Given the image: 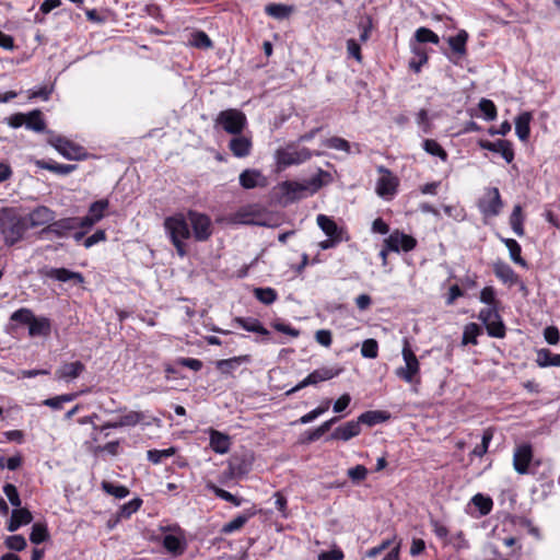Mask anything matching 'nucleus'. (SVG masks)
<instances>
[{
	"label": "nucleus",
	"instance_id": "nucleus-1",
	"mask_svg": "<svg viewBox=\"0 0 560 560\" xmlns=\"http://www.w3.org/2000/svg\"><path fill=\"white\" fill-rule=\"evenodd\" d=\"M27 229L25 219L15 209H0V234L7 246H13L20 242Z\"/></svg>",
	"mask_w": 560,
	"mask_h": 560
},
{
	"label": "nucleus",
	"instance_id": "nucleus-2",
	"mask_svg": "<svg viewBox=\"0 0 560 560\" xmlns=\"http://www.w3.org/2000/svg\"><path fill=\"white\" fill-rule=\"evenodd\" d=\"M163 225L165 233L176 248L177 254L180 257L186 256L187 247L185 241L189 240L191 236L187 214L185 215L184 213L178 212L170 215L165 218Z\"/></svg>",
	"mask_w": 560,
	"mask_h": 560
},
{
	"label": "nucleus",
	"instance_id": "nucleus-3",
	"mask_svg": "<svg viewBox=\"0 0 560 560\" xmlns=\"http://www.w3.org/2000/svg\"><path fill=\"white\" fill-rule=\"evenodd\" d=\"M246 126V115L236 108L221 110L214 119V127H220L232 136L243 133Z\"/></svg>",
	"mask_w": 560,
	"mask_h": 560
},
{
	"label": "nucleus",
	"instance_id": "nucleus-4",
	"mask_svg": "<svg viewBox=\"0 0 560 560\" xmlns=\"http://www.w3.org/2000/svg\"><path fill=\"white\" fill-rule=\"evenodd\" d=\"M313 153L307 148L296 149L293 143L285 148L278 149L275 153L276 163L279 170H284L291 165H299L312 158Z\"/></svg>",
	"mask_w": 560,
	"mask_h": 560
},
{
	"label": "nucleus",
	"instance_id": "nucleus-5",
	"mask_svg": "<svg viewBox=\"0 0 560 560\" xmlns=\"http://www.w3.org/2000/svg\"><path fill=\"white\" fill-rule=\"evenodd\" d=\"M47 133L49 135L47 142L54 147L63 158L74 161L85 158L86 152L83 147L62 136L55 135L52 131H48Z\"/></svg>",
	"mask_w": 560,
	"mask_h": 560
},
{
	"label": "nucleus",
	"instance_id": "nucleus-6",
	"mask_svg": "<svg viewBox=\"0 0 560 560\" xmlns=\"http://www.w3.org/2000/svg\"><path fill=\"white\" fill-rule=\"evenodd\" d=\"M401 354L405 365L396 369L395 374L406 383H412L415 377L419 374L420 364L407 339H404Z\"/></svg>",
	"mask_w": 560,
	"mask_h": 560
},
{
	"label": "nucleus",
	"instance_id": "nucleus-7",
	"mask_svg": "<svg viewBox=\"0 0 560 560\" xmlns=\"http://www.w3.org/2000/svg\"><path fill=\"white\" fill-rule=\"evenodd\" d=\"M191 235L197 242H206L212 234L211 220L207 214L189 210L187 212Z\"/></svg>",
	"mask_w": 560,
	"mask_h": 560
},
{
	"label": "nucleus",
	"instance_id": "nucleus-8",
	"mask_svg": "<svg viewBox=\"0 0 560 560\" xmlns=\"http://www.w3.org/2000/svg\"><path fill=\"white\" fill-rule=\"evenodd\" d=\"M341 373V369H335V368H320L314 370L312 373H310L304 380L299 382L294 387L289 389L285 394L289 396L293 393L299 392L302 388H305L307 386H315L320 382L329 381L336 376H338Z\"/></svg>",
	"mask_w": 560,
	"mask_h": 560
},
{
	"label": "nucleus",
	"instance_id": "nucleus-9",
	"mask_svg": "<svg viewBox=\"0 0 560 560\" xmlns=\"http://www.w3.org/2000/svg\"><path fill=\"white\" fill-rule=\"evenodd\" d=\"M478 318L486 325L488 335L494 338L505 336V326L498 313L497 306L482 308Z\"/></svg>",
	"mask_w": 560,
	"mask_h": 560
},
{
	"label": "nucleus",
	"instance_id": "nucleus-10",
	"mask_svg": "<svg viewBox=\"0 0 560 560\" xmlns=\"http://www.w3.org/2000/svg\"><path fill=\"white\" fill-rule=\"evenodd\" d=\"M538 462L533 463V450L529 444H523L516 447L513 456L514 469L521 474H535V467Z\"/></svg>",
	"mask_w": 560,
	"mask_h": 560
},
{
	"label": "nucleus",
	"instance_id": "nucleus-11",
	"mask_svg": "<svg viewBox=\"0 0 560 560\" xmlns=\"http://www.w3.org/2000/svg\"><path fill=\"white\" fill-rule=\"evenodd\" d=\"M75 224H78V222L74 217L52 221L39 232V236L42 238H49V235H54L58 238L69 237L71 233L75 231Z\"/></svg>",
	"mask_w": 560,
	"mask_h": 560
},
{
	"label": "nucleus",
	"instance_id": "nucleus-12",
	"mask_svg": "<svg viewBox=\"0 0 560 560\" xmlns=\"http://www.w3.org/2000/svg\"><path fill=\"white\" fill-rule=\"evenodd\" d=\"M503 207L500 191L497 187H490L486 190L485 196L479 200L478 208L486 217H495Z\"/></svg>",
	"mask_w": 560,
	"mask_h": 560
},
{
	"label": "nucleus",
	"instance_id": "nucleus-13",
	"mask_svg": "<svg viewBox=\"0 0 560 560\" xmlns=\"http://www.w3.org/2000/svg\"><path fill=\"white\" fill-rule=\"evenodd\" d=\"M38 272L43 278L56 280L59 282L72 281L75 284H82L84 282V277L81 272L72 271L67 268H54L45 266L40 268Z\"/></svg>",
	"mask_w": 560,
	"mask_h": 560
},
{
	"label": "nucleus",
	"instance_id": "nucleus-14",
	"mask_svg": "<svg viewBox=\"0 0 560 560\" xmlns=\"http://www.w3.org/2000/svg\"><path fill=\"white\" fill-rule=\"evenodd\" d=\"M229 221L233 224L264 225L261 211L257 206L248 205L232 213Z\"/></svg>",
	"mask_w": 560,
	"mask_h": 560
},
{
	"label": "nucleus",
	"instance_id": "nucleus-15",
	"mask_svg": "<svg viewBox=\"0 0 560 560\" xmlns=\"http://www.w3.org/2000/svg\"><path fill=\"white\" fill-rule=\"evenodd\" d=\"M390 252L398 253L400 249L408 253L416 248L417 240L399 230L393 231L384 241Z\"/></svg>",
	"mask_w": 560,
	"mask_h": 560
},
{
	"label": "nucleus",
	"instance_id": "nucleus-16",
	"mask_svg": "<svg viewBox=\"0 0 560 560\" xmlns=\"http://www.w3.org/2000/svg\"><path fill=\"white\" fill-rule=\"evenodd\" d=\"M469 35L465 30H460L455 36H450L446 40L451 48L448 59L457 63V61L467 55V42Z\"/></svg>",
	"mask_w": 560,
	"mask_h": 560
},
{
	"label": "nucleus",
	"instance_id": "nucleus-17",
	"mask_svg": "<svg viewBox=\"0 0 560 560\" xmlns=\"http://www.w3.org/2000/svg\"><path fill=\"white\" fill-rule=\"evenodd\" d=\"M378 171L384 175L380 177L376 183V192L383 198L394 196L398 185L397 178L383 166H381Z\"/></svg>",
	"mask_w": 560,
	"mask_h": 560
},
{
	"label": "nucleus",
	"instance_id": "nucleus-18",
	"mask_svg": "<svg viewBox=\"0 0 560 560\" xmlns=\"http://www.w3.org/2000/svg\"><path fill=\"white\" fill-rule=\"evenodd\" d=\"M479 147L483 150L500 153L501 156L506 161V163H511L514 160V151L512 148V143L508 140H497L494 142L488 140H480Z\"/></svg>",
	"mask_w": 560,
	"mask_h": 560
},
{
	"label": "nucleus",
	"instance_id": "nucleus-19",
	"mask_svg": "<svg viewBox=\"0 0 560 560\" xmlns=\"http://www.w3.org/2000/svg\"><path fill=\"white\" fill-rule=\"evenodd\" d=\"M361 433L360 422L357 420H350L346 423L337 427L330 434L329 440L347 442L352 438L358 436Z\"/></svg>",
	"mask_w": 560,
	"mask_h": 560
},
{
	"label": "nucleus",
	"instance_id": "nucleus-20",
	"mask_svg": "<svg viewBox=\"0 0 560 560\" xmlns=\"http://www.w3.org/2000/svg\"><path fill=\"white\" fill-rule=\"evenodd\" d=\"M28 228H37L45 224H50L55 220V213L48 207L38 206L27 215Z\"/></svg>",
	"mask_w": 560,
	"mask_h": 560
},
{
	"label": "nucleus",
	"instance_id": "nucleus-21",
	"mask_svg": "<svg viewBox=\"0 0 560 560\" xmlns=\"http://www.w3.org/2000/svg\"><path fill=\"white\" fill-rule=\"evenodd\" d=\"M240 184L245 189L266 187L267 178L258 170L247 168L240 174Z\"/></svg>",
	"mask_w": 560,
	"mask_h": 560
},
{
	"label": "nucleus",
	"instance_id": "nucleus-22",
	"mask_svg": "<svg viewBox=\"0 0 560 560\" xmlns=\"http://www.w3.org/2000/svg\"><path fill=\"white\" fill-rule=\"evenodd\" d=\"M229 149L236 158L248 156L253 149L252 139L243 133L233 136L229 142Z\"/></svg>",
	"mask_w": 560,
	"mask_h": 560
},
{
	"label": "nucleus",
	"instance_id": "nucleus-23",
	"mask_svg": "<svg viewBox=\"0 0 560 560\" xmlns=\"http://www.w3.org/2000/svg\"><path fill=\"white\" fill-rule=\"evenodd\" d=\"M256 514L257 510L254 508L245 510L244 513L237 515L231 522L225 523L220 532L224 535H230L236 530H240L248 522V520L255 516Z\"/></svg>",
	"mask_w": 560,
	"mask_h": 560
},
{
	"label": "nucleus",
	"instance_id": "nucleus-24",
	"mask_svg": "<svg viewBox=\"0 0 560 560\" xmlns=\"http://www.w3.org/2000/svg\"><path fill=\"white\" fill-rule=\"evenodd\" d=\"M282 195L287 198V201H295L302 197V194L308 189V186L293 182L285 180L279 185Z\"/></svg>",
	"mask_w": 560,
	"mask_h": 560
},
{
	"label": "nucleus",
	"instance_id": "nucleus-25",
	"mask_svg": "<svg viewBox=\"0 0 560 560\" xmlns=\"http://www.w3.org/2000/svg\"><path fill=\"white\" fill-rule=\"evenodd\" d=\"M316 221L318 226L328 237L342 241L343 231L336 224L332 219L325 214H318Z\"/></svg>",
	"mask_w": 560,
	"mask_h": 560
},
{
	"label": "nucleus",
	"instance_id": "nucleus-26",
	"mask_svg": "<svg viewBox=\"0 0 560 560\" xmlns=\"http://www.w3.org/2000/svg\"><path fill=\"white\" fill-rule=\"evenodd\" d=\"M231 442L229 435L217 431H210V447L217 454H226L230 451Z\"/></svg>",
	"mask_w": 560,
	"mask_h": 560
},
{
	"label": "nucleus",
	"instance_id": "nucleus-27",
	"mask_svg": "<svg viewBox=\"0 0 560 560\" xmlns=\"http://www.w3.org/2000/svg\"><path fill=\"white\" fill-rule=\"evenodd\" d=\"M84 370V364L80 361H75L62 364L56 371V375L60 380L70 381L77 378Z\"/></svg>",
	"mask_w": 560,
	"mask_h": 560
},
{
	"label": "nucleus",
	"instance_id": "nucleus-28",
	"mask_svg": "<svg viewBox=\"0 0 560 560\" xmlns=\"http://www.w3.org/2000/svg\"><path fill=\"white\" fill-rule=\"evenodd\" d=\"M493 272L498 279L502 282L508 283L510 285L516 283L518 281V276L515 271L503 261H498L493 264Z\"/></svg>",
	"mask_w": 560,
	"mask_h": 560
},
{
	"label": "nucleus",
	"instance_id": "nucleus-29",
	"mask_svg": "<svg viewBox=\"0 0 560 560\" xmlns=\"http://www.w3.org/2000/svg\"><path fill=\"white\" fill-rule=\"evenodd\" d=\"M294 8L292 5L283 4V3H268L265 7V13L278 21H282L289 19L292 14Z\"/></svg>",
	"mask_w": 560,
	"mask_h": 560
},
{
	"label": "nucleus",
	"instance_id": "nucleus-30",
	"mask_svg": "<svg viewBox=\"0 0 560 560\" xmlns=\"http://www.w3.org/2000/svg\"><path fill=\"white\" fill-rule=\"evenodd\" d=\"M389 418L390 415L387 411L370 410L361 413L358 417V421L360 422V427L362 424L373 427L375 424L387 421Z\"/></svg>",
	"mask_w": 560,
	"mask_h": 560
},
{
	"label": "nucleus",
	"instance_id": "nucleus-31",
	"mask_svg": "<svg viewBox=\"0 0 560 560\" xmlns=\"http://www.w3.org/2000/svg\"><path fill=\"white\" fill-rule=\"evenodd\" d=\"M36 165L39 168L50 171L58 175H68L77 168L75 164H60L52 160H48V161L39 160L36 162Z\"/></svg>",
	"mask_w": 560,
	"mask_h": 560
},
{
	"label": "nucleus",
	"instance_id": "nucleus-32",
	"mask_svg": "<svg viewBox=\"0 0 560 560\" xmlns=\"http://www.w3.org/2000/svg\"><path fill=\"white\" fill-rule=\"evenodd\" d=\"M532 114L524 112L515 118V132L521 141H527L530 133Z\"/></svg>",
	"mask_w": 560,
	"mask_h": 560
},
{
	"label": "nucleus",
	"instance_id": "nucleus-33",
	"mask_svg": "<svg viewBox=\"0 0 560 560\" xmlns=\"http://www.w3.org/2000/svg\"><path fill=\"white\" fill-rule=\"evenodd\" d=\"M51 330L50 320L46 317H33L30 326H28V334L32 337L35 336H48Z\"/></svg>",
	"mask_w": 560,
	"mask_h": 560
},
{
	"label": "nucleus",
	"instance_id": "nucleus-34",
	"mask_svg": "<svg viewBox=\"0 0 560 560\" xmlns=\"http://www.w3.org/2000/svg\"><path fill=\"white\" fill-rule=\"evenodd\" d=\"M235 323L246 331L256 332L264 336L269 334V331L262 326V324L257 318L236 317Z\"/></svg>",
	"mask_w": 560,
	"mask_h": 560
},
{
	"label": "nucleus",
	"instance_id": "nucleus-35",
	"mask_svg": "<svg viewBox=\"0 0 560 560\" xmlns=\"http://www.w3.org/2000/svg\"><path fill=\"white\" fill-rule=\"evenodd\" d=\"M536 363L539 368L560 366V354L552 353L549 349L537 351Z\"/></svg>",
	"mask_w": 560,
	"mask_h": 560
},
{
	"label": "nucleus",
	"instance_id": "nucleus-36",
	"mask_svg": "<svg viewBox=\"0 0 560 560\" xmlns=\"http://www.w3.org/2000/svg\"><path fill=\"white\" fill-rule=\"evenodd\" d=\"M25 115H26L25 127L27 129L33 130L35 132L45 131L46 124H45V120L43 118V114L40 110L34 109Z\"/></svg>",
	"mask_w": 560,
	"mask_h": 560
},
{
	"label": "nucleus",
	"instance_id": "nucleus-37",
	"mask_svg": "<svg viewBox=\"0 0 560 560\" xmlns=\"http://www.w3.org/2000/svg\"><path fill=\"white\" fill-rule=\"evenodd\" d=\"M206 488H207V490L211 491L219 499L230 502L235 506H240L244 501L242 498H238V497L230 493L229 491L218 487L217 485H214L211 481L206 485Z\"/></svg>",
	"mask_w": 560,
	"mask_h": 560
},
{
	"label": "nucleus",
	"instance_id": "nucleus-38",
	"mask_svg": "<svg viewBox=\"0 0 560 560\" xmlns=\"http://www.w3.org/2000/svg\"><path fill=\"white\" fill-rule=\"evenodd\" d=\"M249 357L248 355H240L234 357L230 359L219 360L217 362V368L224 374L231 373L233 370H235L237 366H240L244 362H248Z\"/></svg>",
	"mask_w": 560,
	"mask_h": 560
},
{
	"label": "nucleus",
	"instance_id": "nucleus-39",
	"mask_svg": "<svg viewBox=\"0 0 560 560\" xmlns=\"http://www.w3.org/2000/svg\"><path fill=\"white\" fill-rule=\"evenodd\" d=\"M501 241L505 244L509 249L510 258L517 265L522 267H526L527 262L522 257V248L521 245L513 238H501Z\"/></svg>",
	"mask_w": 560,
	"mask_h": 560
},
{
	"label": "nucleus",
	"instance_id": "nucleus-40",
	"mask_svg": "<svg viewBox=\"0 0 560 560\" xmlns=\"http://www.w3.org/2000/svg\"><path fill=\"white\" fill-rule=\"evenodd\" d=\"M147 416L142 411H129L118 419V425L122 427H135L141 422H144Z\"/></svg>",
	"mask_w": 560,
	"mask_h": 560
},
{
	"label": "nucleus",
	"instance_id": "nucleus-41",
	"mask_svg": "<svg viewBox=\"0 0 560 560\" xmlns=\"http://www.w3.org/2000/svg\"><path fill=\"white\" fill-rule=\"evenodd\" d=\"M162 544L167 551L175 555H182L185 550L184 541L175 535H165Z\"/></svg>",
	"mask_w": 560,
	"mask_h": 560
},
{
	"label": "nucleus",
	"instance_id": "nucleus-42",
	"mask_svg": "<svg viewBox=\"0 0 560 560\" xmlns=\"http://www.w3.org/2000/svg\"><path fill=\"white\" fill-rule=\"evenodd\" d=\"M422 148L430 155L438 156L444 162L447 160V152L433 139H425L422 143Z\"/></svg>",
	"mask_w": 560,
	"mask_h": 560
},
{
	"label": "nucleus",
	"instance_id": "nucleus-43",
	"mask_svg": "<svg viewBox=\"0 0 560 560\" xmlns=\"http://www.w3.org/2000/svg\"><path fill=\"white\" fill-rule=\"evenodd\" d=\"M471 503L479 510L481 516L488 515L493 506L492 499L481 493H477L471 498Z\"/></svg>",
	"mask_w": 560,
	"mask_h": 560
},
{
	"label": "nucleus",
	"instance_id": "nucleus-44",
	"mask_svg": "<svg viewBox=\"0 0 560 560\" xmlns=\"http://www.w3.org/2000/svg\"><path fill=\"white\" fill-rule=\"evenodd\" d=\"M141 504L142 500L136 498L121 505L117 512L116 522H118L120 518H129L133 513H136L140 509Z\"/></svg>",
	"mask_w": 560,
	"mask_h": 560
},
{
	"label": "nucleus",
	"instance_id": "nucleus-45",
	"mask_svg": "<svg viewBox=\"0 0 560 560\" xmlns=\"http://www.w3.org/2000/svg\"><path fill=\"white\" fill-rule=\"evenodd\" d=\"M109 207L108 199H100L97 201H94L89 207V214L91 218L94 219V221L98 222L101 221L105 215V210Z\"/></svg>",
	"mask_w": 560,
	"mask_h": 560
},
{
	"label": "nucleus",
	"instance_id": "nucleus-46",
	"mask_svg": "<svg viewBox=\"0 0 560 560\" xmlns=\"http://www.w3.org/2000/svg\"><path fill=\"white\" fill-rule=\"evenodd\" d=\"M510 224L512 230L517 236L524 235V226H523V218H522V208L520 205H516L512 211L510 217Z\"/></svg>",
	"mask_w": 560,
	"mask_h": 560
},
{
	"label": "nucleus",
	"instance_id": "nucleus-47",
	"mask_svg": "<svg viewBox=\"0 0 560 560\" xmlns=\"http://www.w3.org/2000/svg\"><path fill=\"white\" fill-rule=\"evenodd\" d=\"M255 298L262 304L270 305L277 300V292L272 288H256L254 290Z\"/></svg>",
	"mask_w": 560,
	"mask_h": 560
},
{
	"label": "nucleus",
	"instance_id": "nucleus-48",
	"mask_svg": "<svg viewBox=\"0 0 560 560\" xmlns=\"http://www.w3.org/2000/svg\"><path fill=\"white\" fill-rule=\"evenodd\" d=\"M102 489L106 493H108L115 498H118V499L126 498L129 494V489L127 487L121 486V485H116L113 482H108V481H103Z\"/></svg>",
	"mask_w": 560,
	"mask_h": 560
},
{
	"label": "nucleus",
	"instance_id": "nucleus-49",
	"mask_svg": "<svg viewBox=\"0 0 560 560\" xmlns=\"http://www.w3.org/2000/svg\"><path fill=\"white\" fill-rule=\"evenodd\" d=\"M415 38L419 43H432L434 45L440 43L439 36L428 27H419L415 33Z\"/></svg>",
	"mask_w": 560,
	"mask_h": 560
},
{
	"label": "nucleus",
	"instance_id": "nucleus-50",
	"mask_svg": "<svg viewBox=\"0 0 560 560\" xmlns=\"http://www.w3.org/2000/svg\"><path fill=\"white\" fill-rule=\"evenodd\" d=\"M49 537V534H48V530H47V527L40 523H36L33 525L32 527V532H31V535H30V540L33 542V544H42L44 542L45 540H47Z\"/></svg>",
	"mask_w": 560,
	"mask_h": 560
},
{
	"label": "nucleus",
	"instance_id": "nucleus-51",
	"mask_svg": "<svg viewBox=\"0 0 560 560\" xmlns=\"http://www.w3.org/2000/svg\"><path fill=\"white\" fill-rule=\"evenodd\" d=\"M478 107L486 120L492 121L497 118V107L491 100L481 98L478 104Z\"/></svg>",
	"mask_w": 560,
	"mask_h": 560
},
{
	"label": "nucleus",
	"instance_id": "nucleus-52",
	"mask_svg": "<svg viewBox=\"0 0 560 560\" xmlns=\"http://www.w3.org/2000/svg\"><path fill=\"white\" fill-rule=\"evenodd\" d=\"M190 45L196 48L208 49L212 47V40L202 31H198L191 34Z\"/></svg>",
	"mask_w": 560,
	"mask_h": 560
},
{
	"label": "nucleus",
	"instance_id": "nucleus-53",
	"mask_svg": "<svg viewBox=\"0 0 560 560\" xmlns=\"http://www.w3.org/2000/svg\"><path fill=\"white\" fill-rule=\"evenodd\" d=\"M323 144L329 149L343 151L346 153H350V143L343 138L340 137H331L326 139Z\"/></svg>",
	"mask_w": 560,
	"mask_h": 560
},
{
	"label": "nucleus",
	"instance_id": "nucleus-54",
	"mask_svg": "<svg viewBox=\"0 0 560 560\" xmlns=\"http://www.w3.org/2000/svg\"><path fill=\"white\" fill-rule=\"evenodd\" d=\"M361 354L366 359H375L378 355V343L375 339H366L362 343Z\"/></svg>",
	"mask_w": 560,
	"mask_h": 560
},
{
	"label": "nucleus",
	"instance_id": "nucleus-55",
	"mask_svg": "<svg viewBox=\"0 0 560 560\" xmlns=\"http://www.w3.org/2000/svg\"><path fill=\"white\" fill-rule=\"evenodd\" d=\"M480 334V329L477 324L470 323L465 327L464 334H463V345H477V337Z\"/></svg>",
	"mask_w": 560,
	"mask_h": 560
},
{
	"label": "nucleus",
	"instance_id": "nucleus-56",
	"mask_svg": "<svg viewBox=\"0 0 560 560\" xmlns=\"http://www.w3.org/2000/svg\"><path fill=\"white\" fill-rule=\"evenodd\" d=\"M175 450L173 447L166 450H149L147 453L148 459L153 464H160L164 458L173 456Z\"/></svg>",
	"mask_w": 560,
	"mask_h": 560
},
{
	"label": "nucleus",
	"instance_id": "nucleus-57",
	"mask_svg": "<svg viewBox=\"0 0 560 560\" xmlns=\"http://www.w3.org/2000/svg\"><path fill=\"white\" fill-rule=\"evenodd\" d=\"M4 545L11 550L22 551L26 547V540L22 535H12L5 538Z\"/></svg>",
	"mask_w": 560,
	"mask_h": 560
},
{
	"label": "nucleus",
	"instance_id": "nucleus-58",
	"mask_svg": "<svg viewBox=\"0 0 560 560\" xmlns=\"http://www.w3.org/2000/svg\"><path fill=\"white\" fill-rule=\"evenodd\" d=\"M491 440H492V432L490 430H486L482 434L481 443L478 444L472 450V455H475L477 457H482L487 453Z\"/></svg>",
	"mask_w": 560,
	"mask_h": 560
},
{
	"label": "nucleus",
	"instance_id": "nucleus-59",
	"mask_svg": "<svg viewBox=\"0 0 560 560\" xmlns=\"http://www.w3.org/2000/svg\"><path fill=\"white\" fill-rule=\"evenodd\" d=\"M347 475L354 483H359L366 478L368 469L363 465H357L349 468Z\"/></svg>",
	"mask_w": 560,
	"mask_h": 560
},
{
	"label": "nucleus",
	"instance_id": "nucleus-60",
	"mask_svg": "<svg viewBox=\"0 0 560 560\" xmlns=\"http://www.w3.org/2000/svg\"><path fill=\"white\" fill-rule=\"evenodd\" d=\"M34 314L28 308H20L11 315V320L27 324L30 326Z\"/></svg>",
	"mask_w": 560,
	"mask_h": 560
},
{
	"label": "nucleus",
	"instance_id": "nucleus-61",
	"mask_svg": "<svg viewBox=\"0 0 560 560\" xmlns=\"http://www.w3.org/2000/svg\"><path fill=\"white\" fill-rule=\"evenodd\" d=\"M446 544H451L456 550H463L469 548V542L466 539L463 532H458L448 538Z\"/></svg>",
	"mask_w": 560,
	"mask_h": 560
},
{
	"label": "nucleus",
	"instance_id": "nucleus-62",
	"mask_svg": "<svg viewBox=\"0 0 560 560\" xmlns=\"http://www.w3.org/2000/svg\"><path fill=\"white\" fill-rule=\"evenodd\" d=\"M3 492H4V494L7 495L8 500L10 501V503L13 506H15V508H20L21 506L20 495H19L18 489H16V487L14 485L7 483L3 487Z\"/></svg>",
	"mask_w": 560,
	"mask_h": 560
},
{
	"label": "nucleus",
	"instance_id": "nucleus-63",
	"mask_svg": "<svg viewBox=\"0 0 560 560\" xmlns=\"http://www.w3.org/2000/svg\"><path fill=\"white\" fill-rule=\"evenodd\" d=\"M430 526L432 527L433 533L435 536L445 542L448 540V529L445 525H443L440 521L435 518L430 520Z\"/></svg>",
	"mask_w": 560,
	"mask_h": 560
},
{
	"label": "nucleus",
	"instance_id": "nucleus-64",
	"mask_svg": "<svg viewBox=\"0 0 560 560\" xmlns=\"http://www.w3.org/2000/svg\"><path fill=\"white\" fill-rule=\"evenodd\" d=\"M480 301L489 305L488 307L497 306L494 289L492 287L483 288L480 292Z\"/></svg>",
	"mask_w": 560,
	"mask_h": 560
}]
</instances>
